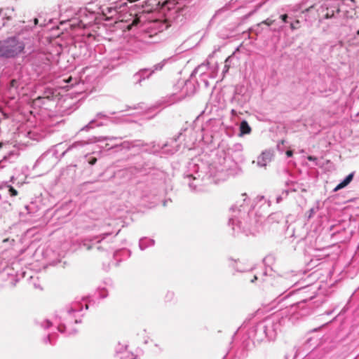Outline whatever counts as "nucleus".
I'll return each mask as SVG.
<instances>
[{
    "instance_id": "obj_1",
    "label": "nucleus",
    "mask_w": 359,
    "mask_h": 359,
    "mask_svg": "<svg viewBox=\"0 0 359 359\" xmlns=\"http://www.w3.org/2000/svg\"><path fill=\"white\" fill-rule=\"evenodd\" d=\"M241 143H235L231 146H220L217 149L213 161L206 166L203 163L198 164L194 161L188 163L187 170L184 173V180L190 189L194 191L203 190V185L211 183L212 177L219 173L232 174L239 163L245 161Z\"/></svg>"
},
{
    "instance_id": "obj_2",
    "label": "nucleus",
    "mask_w": 359,
    "mask_h": 359,
    "mask_svg": "<svg viewBox=\"0 0 359 359\" xmlns=\"http://www.w3.org/2000/svg\"><path fill=\"white\" fill-rule=\"evenodd\" d=\"M275 294L278 295V302H280L283 299L287 298L292 294H297L299 296L297 302L286 307L285 309L287 310L288 313L294 319H298L300 317H304L311 314L314 308L318 305H315L316 302L311 301L316 298V292L311 291V286L307 285L302 287L298 290H292L287 294H284L287 290L294 285L293 280H288L286 277L279 276L274 280Z\"/></svg>"
},
{
    "instance_id": "obj_3",
    "label": "nucleus",
    "mask_w": 359,
    "mask_h": 359,
    "mask_svg": "<svg viewBox=\"0 0 359 359\" xmlns=\"http://www.w3.org/2000/svg\"><path fill=\"white\" fill-rule=\"evenodd\" d=\"M89 304L88 298H83L81 301H75L65 309L60 311L55 315L53 322L45 319L40 322L36 321V323L44 330L55 326L58 332L66 336L74 335L77 332L74 327V325L81 323L83 308L85 307V309L87 310Z\"/></svg>"
},
{
    "instance_id": "obj_4",
    "label": "nucleus",
    "mask_w": 359,
    "mask_h": 359,
    "mask_svg": "<svg viewBox=\"0 0 359 359\" xmlns=\"http://www.w3.org/2000/svg\"><path fill=\"white\" fill-rule=\"evenodd\" d=\"M229 212L228 225L231 226L233 235L244 233L248 236L254 233L258 221L255 217H252L255 215L253 205L245 194L242 195V199L231 206Z\"/></svg>"
},
{
    "instance_id": "obj_5",
    "label": "nucleus",
    "mask_w": 359,
    "mask_h": 359,
    "mask_svg": "<svg viewBox=\"0 0 359 359\" xmlns=\"http://www.w3.org/2000/svg\"><path fill=\"white\" fill-rule=\"evenodd\" d=\"M294 318L290 316L287 310L281 309L279 312L266 317L264 320L252 326L248 330V337L258 342L264 340L273 341L283 326Z\"/></svg>"
},
{
    "instance_id": "obj_6",
    "label": "nucleus",
    "mask_w": 359,
    "mask_h": 359,
    "mask_svg": "<svg viewBox=\"0 0 359 359\" xmlns=\"http://www.w3.org/2000/svg\"><path fill=\"white\" fill-rule=\"evenodd\" d=\"M202 138L201 132L196 131L189 127L180 130L177 135L168 140L163 144L153 146V152L160 155H172L182 147L189 150L192 149L198 138Z\"/></svg>"
},
{
    "instance_id": "obj_7",
    "label": "nucleus",
    "mask_w": 359,
    "mask_h": 359,
    "mask_svg": "<svg viewBox=\"0 0 359 359\" xmlns=\"http://www.w3.org/2000/svg\"><path fill=\"white\" fill-rule=\"evenodd\" d=\"M37 24L38 19L34 18L33 23L24 26L22 32L15 36L0 40V58H15L23 53L26 43L22 41V39H27V38L23 36L24 32L25 31L27 33L28 38H29L31 36L30 31ZM32 37H33L32 35Z\"/></svg>"
},
{
    "instance_id": "obj_8",
    "label": "nucleus",
    "mask_w": 359,
    "mask_h": 359,
    "mask_svg": "<svg viewBox=\"0 0 359 359\" xmlns=\"http://www.w3.org/2000/svg\"><path fill=\"white\" fill-rule=\"evenodd\" d=\"M353 2V0H325L317 9L319 22L332 20V23L336 26L342 25V20L348 18V3Z\"/></svg>"
},
{
    "instance_id": "obj_9",
    "label": "nucleus",
    "mask_w": 359,
    "mask_h": 359,
    "mask_svg": "<svg viewBox=\"0 0 359 359\" xmlns=\"http://www.w3.org/2000/svg\"><path fill=\"white\" fill-rule=\"evenodd\" d=\"M53 55L50 53L34 51L29 55L33 74L36 78L49 81L52 79L50 75L53 72L51 59Z\"/></svg>"
},
{
    "instance_id": "obj_10",
    "label": "nucleus",
    "mask_w": 359,
    "mask_h": 359,
    "mask_svg": "<svg viewBox=\"0 0 359 359\" xmlns=\"http://www.w3.org/2000/svg\"><path fill=\"white\" fill-rule=\"evenodd\" d=\"M102 6L98 3L90 2L85 8H80L76 13V17L69 20L72 28L85 29L97 19V15L100 14Z\"/></svg>"
},
{
    "instance_id": "obj_11",
    "label": "nucleus",
    "mask_w": 359,
    "mask_h": 359,
    "mask_svg": "<svg viewBox=\"0 0 359 359\" xmlns=\"http://www.w3.org/2000/svg\"><path fill=\"white\" fill-rule=\"evenodd\" d=\"M88 144L86 141H76L70 144L65 150L59 154V151L63 149L62 143L57 144L50 149L45 151L37 160L36 163L46 164L48 167L52 168L57 161L63 157L65 154L74 148L82 147Z\"/></svg>"
},
{
    "instance_id": "obj_12",
    "label": "nucleus",
    "mask_w": 359,
    "mask_h": 359,
    "mask_svg": "<svg viewBox=\"0 0 359 359\" xmlns=\"http://www.w3.org/2000/svg\"><path fill=\"white\" fill-rule=\"evenodd\" d=\"M119 230L114 234L112 232L102 233L90 239L83 241L82 246L87 250H96L100 252H112L113 242Z\"/></svg>"
},
{
    "instance_id": "obj_13",
    "label": "nucleus",
    "mask_w": 359,
    "mask_h": 359,
    "mask_svg": "<svg viewBox=\"0 0 359 359\" xmlns=\"http://www.w3.org/2000/svg\"><path fill=\"white\" fill-rule=\"evenodd\" d=\"M18 133L20 135L27 137L36 141L43 140L48 134L46 125L41 122L38 124L33 125L32 122L30 121L20 125L18 128Z\"/></svg>"
},
{
    "instance_id": "obj_14",
    "label": "nucleus",
    "mask_w": 359,
    "mask_h": 359,
    "mask_svg": "<svg viewBox=\"0 0 359 359\" xmlns=\"http://www.w3.org/2000/svg\"><path fill=\"white\" fill-rule=\"evenodd\" d=\"M169 25L164 21L156 20L149 22L147 24L145 33L143 38L146 40L147 38L151 39V41H147V43H157L161 39L160 35L164 30L168 28Z\"/></svg>"
},
{
    "instance_id": "obj_15",
    "label": "nucleus",
    "mask_w": 359,
    "mask_h": 359,
    "mask_svg": "<svg viewBox=\"0 0 359 359\" xmlns=\"http://www.w3.org/2000/svg\"><path fill=\"white\" fill-rule=\"evenodd\" d=\"M57 96V90L53 88H46L42 95L38 96L32 100V107L34 109H44L50 110L55 102Z\"/></svg>"
},
{
    "instance_id": "obj_16",
    "label": "nucleus",
    "mask_w": 359,
    "mask_h": 359,
    "mask_svg": "<svg viewBox=\"0 0 359 359\" xmlns=\"http://www.w3.org/2000/svg\"><path fill=\"white\" fill-rule=\"evenodd\" d=\"M116 114V111H100L97 112L95 117L90 120L88 124L81 128L80 131H89L95 128L107 126L112 122V115Z\"/></svg>"
},
{
    "instance_id": "obj_17",
    "label": "nucleus",
    "mask_w": 359,
    "mask_h": 359,
    "mask_svg": "<svg viewBox=\"0 0 359 359\" xmlns=\"http://www.w3.org/2000/svg\"><path fill=\"white\" fill-rule=\"evenodd\" d=\"M177 88H181L180 92L173 93L169 97L168 104L170 105L184 99L187 96H191L194 94L196 91L195 85L190 81H187L184 83H179Z\"/></svg>"
},
{
    "instance_id": "obj_18",
    "label": "nucleus",
    "mask_w": 359,
    "mask_h": 359,
    "mask_svg": "<svg viewBox=\"0 0 359 359\" xmlns=\"http://www.w3.org/2000/svg\"><path fill=\"white\" fill-rule=\"evenodd\" d=\"M274 156V151L271 149L263 151L257 158V161H253V163H256L259 168H266V165L272 161Z\"/></svg>"
},
{
    "instance_id": "obj_19",
    "label": "nucleus",
    "mask_w": 359,
    "mask_h": 359,
    "mask_svg": "<svg viewBox=\"0 0 359 359\" xmlns=\"http://www.w3.org/2000/svg\"><path fill=\"white\" fill-rule=\"evenodd\" d=\"M126 6V4H118L116 2L114 3L111 6H102L100 9V14L106 16L107 18H113L119 12H121V8Z\"/></svg>"
},
{
    "instance_id": "obj_20",
    "label": "nucleus",
    "mask_w": 359,
    "mask_h": 359,
    "mask_svg": "<svg viewBox=\"0 0 359 359\" xmlns=\"http://www.w3.org/2000/svg\"><path fill=\"white\" fill-rule=\"evenodd\" d=\"M208 63H202L200 65H198L197 67L194 69V70L192 72L191 76L194 77L196 74L199 75L200 79L201 81H203L205 86V87H208L209 86L208 81L207 78L208 74L207 72L209 69L208 67Z\"/></svg>"
},
{
    "instance_id": "obj_21",
    "label": "nucleus",
    "mask_w": 359,
    "mask_h": 359,
    "mask_svg": "<svg viewBox=\"0 0 359 359\" xmlns=\"http://www.w3.org/2000/svg\"><path fill=\"white\" fill-rule=\"evenodd\" d=\"M14 9L13 8H1L0 6V29L8 25V22L13 19Z\"/></svg>"
},
{
    "instance_id": "obj_22",
    "label": "nucleus",
    "mask_w": 359,
    "mask_h": 359,
    "mask_svg": "<svg viewBox=\"0 0 359 359\" xmlns=\"http://www.w3.org/2000/svg\"><path fill=\"white\" fill-rule=\"evenodd\" d=\"M151 77V73L147 68L140 69L133 76V81L135 84L142 86V83Z\"/></svg>"
},
{
    "instance_id": "obj_23",
    "label": "nucleus",
    "mask_w": 359,
    "mask_h": 359,
    "mask_svg": "<svg viewBox=\"0 0 359 359\" xmlns=\"http://www.w3.org/2000/svg\"><path fill=\"white\" fill-rule=\"evenodd\" d=\"M13 268H10L9 266L4 267L2 271H0V276L4 277L7 276L9 278L10 283L13 286H15L17 282L19 280V276H23L25 272H22L21 274H19L18 272L15 274H13L12 272Z\"/></svg>"
},
{
    "instance_id": "obj_24",
    "label": "nucleus",
    "mask_w": 359,
    "mask_h": 359,
    "mask_svg": "<svg viewBox=\"0 0 359 359\" xmlns=\"http://www.w3.org/2000/svg\"><path fill=\"white\" fill-rule=\"evenodd\" d=\"M145 48L146 44L142 40L133 38L128 41V49L134 53H139Z\"/></svg>"
},
{
    "instance_id": "obj_25",
    "label": "nucleus",
    "mask_w": 359,
    "mask_h": 359,
    "mask_svg": "<svg viewBox=\"0 0 359 359\" xmlns=\"http://www.w3.org/2000/svg\"><path fill=\"white\" fill-rule=\"evenodd\" d=\"M172 60V57L165 58L161 60L160 62L154 65L151 67H148L147 69L152 76L156 73L162 71L165 65H167L168 62H171Z\"/></svg>"
},
{
    "instance_id": "obj_26",
    "label": "nucleus",
    "mask_w": 359,
    "mask_h": 359,
    "mask_svg": "<svg viewBox=\"0 0 359 359\" xmlns=\"http://www.w3.org/2000/svg\"><path fill=\"white\" fill-rule=\"evenodd\" d=\"M18 156V154L15 150L8 151L6 154L3 156V158L0 161V168H3L6 166V163L13 162Z\"/></svg>"
},
{
    "instance_id": "obj_27",
    "label": "nucleus",
    "mask_w": 359,
    "mask_h": 359,
    "mask_svg": "<svg viewBox=\"0 0 359 359\" xmlns=\"http://www.w3.org/2000/svg\"><path fill=\"white\" fill-rule=\"evenodd\" d=\"M155 245V241L147 237H142L139 241V248L141 250H144L147 248Z\"/></svg>"
},
{
    "instance_id": "obj_28",
    "label": "nucleus",
    "mask_w": 359,
    "mask_h": 359,
    "mask_svg": "<svg viewBox=\"0 0 359 359\" xmlns=\"http://www.w3.org/2000/svg\"><path fill=\"white\" fill-rule=\"evenodd\" d=\"M130 250L125 248L116 250L113 253L114 258L116 259H118V258H120V261L121 260V259H127L130 257Z\"/></svg>"
},
{
    "instance_id": "obj_29",
    "label": "nucleus",
    "mask_w": 359,
    "mask_h": 359,
    "mask_svg": "<svg viewBox=\"0 0 359 359\" xmlns=\"http://www.w3.org/2000/svg\"><path fill=\"white\" fill-rule=\"evenodd\" d=\"M353 176L354 172L348 174L339 184L336 186L334 189V191H337L348 185L353 180Z\"/></svg>"
},
{
    "instance_id": "obj_30",
    "label": "nucleus",
    "mask_w": 359,
    "mask_h": 359,
    "mask_svg": "<svg viewBox=\"0 0 359 359\" xmlns=\"http://www.w3.org/2000/svg\"><path fill=\"white\" fill-rule=\"evenodd\" d=\"M251 127L249 126L248 123L245 120H243L239 125V135L243 136L245 135H248L251 133Z\"/></svg>"
},
{
    "instance_id": "obj_31",
    "label": "nucleus",
    "mask_w": 359,
    "mask_h": 359,
    "mask_svg": "<svg viewBox=\"0 0 359 359\" xmlns=\"http://www.w3.org/2000/svg\"><path fill=\"white\" fill-rule=\"evenodd\" d=\"M115 358L116 359H136L133 353L126 351V348L123 351H116Z\"/></svg>"
},
{
    "instance_id": "obj_32",
    "label": "nucleus",
    "mask_w": 359,
    "mask_h": 359,
    "mask_svg": "<svg viewBox=\"0 0 359 359\" xmlns=\"http://www.w3.org/2000/svg\"><path fill=\"white\" fill-rule=\"evenodd\" d=\"M135 144L133 142H128V141H124L122 142H116L114 144H112L110 145V149H113L115 147H121V149H126L128 150L131 147H133Z\"/></svg>"
},
{
    "instance_id": "obj_33",
    "label": "nucleus",
    "mask_w": 359,
    "mask_h": 359,
    "mask_svg": "<svg viewBox=\"0 0 359 359\" xmlns=\"http://www.w3.org/2000/svg\"><path fill=\"white\" fill-rule=\"evenodd\" d=\"M274 22V20H272L269 18L262 21V22L257 24L256 26H255L254 27H252L250 29V31L252 32H255L256 34H258L259 33L261 32V26H262L263 25H265L266 26H270Z\"/></svg>"
},
{
    "instance_id": "obj_34",
    "label": "nucleus",
    "mask_w": 359,
    "mask_h": 359,
    "mask_svg": "<svg viewBox=\"0 0 359 359\" xmlns=\"http://www.w3.org/2000/svg\"><path fill=\"white\" fill-rule=\"evenodd\" d=\"M62 81L67 84L64 87L67 88H72L76 85H79L80 83V80L77 78H73L72 76L62 79Z\"/></svg>"
},
{
    "instance_id": "obj_35",
    "label": "nucleus",
    "mask_w": 359,
    "mask_h": 359,
    "mask_svg": "<svg viewBox=\"0 0 359 359\" xmlns=\"http://www.w3.org/2000/svg\"><path fill=\"white\" fill-rule=\"evenodd\" d=\"M286 189H289L290 192H296L299 189V184L294 181L288 180L285 182Z\"/></svg>"
},
{
    "instance_id": "obj_36",
    "label": "nucleus",
    "mask_w": 359,
    "mask_h": 359,
    "mask_svg": "<svg viewBox=\"0 0 359 359\" xmlns=\"http://www.w3.org/2000/svg\"><path fill=\"white\" fill-rule=\"evenodd\" d=\"M57 337V334H55L54 332H51L43 338V341L44 344H49L50 345H55V340H56Z\"/></svg>"
},
{
    "instance_id": "obj_37",
    "label": "nucleus",
    "mask_w": 359,
    "mask_h": 359,
    "mask_svg": "<svg viewBox=\"0 0 359 359\" xmlns=\"http://www.w3.org/2000/svg\"><path fill=\"white\" fill-rule=\"evenodd\" d=\"M269 276L267 275V269L264 271L262 274L258 275L255 274L253 278L250 280L251 283H254L256 280H261L262 282H267L269 280Z\"/></svg>"
},
{
    "instance_id": "obj_38",
    "label": "nucleus",
    "mask_w": 359,
    "mask_h": 359,
    "mask_svg": "<svg viewBox=\"0 0 359 359\" xmlns=\"http://www.w3.org/2000/svg\"><path fill=\"white\" fill-rule=\"evenodd\" d=\"M289 194V189H284L282 191L281 194L278 195L276 198V201L277 203H280L283 200L285 199Z\"/></svg>"
},
{
    "instance_id": "obj_39",
    "label": "nucleus",
    "mask_w": 359,
    "mask_h": 359,
    "mask_svg": "<svg viewBox=\"0 0 359 359\" xmlns=\"http://www.w3.org/2000/svg\"><path fill=\"white\" fill-rule=\"evenodd\" d=\"M96 295L100 299H104L107 297L108 292L104 287H98L96 292Z\"/></svg>"
},
{
    "instance_id": "obj_40",
    "label": "nucleus",
    "mask_w": 359,
    "mask_h": 359,
    "mask_svg": "<svg viewBox=\"0 0 359 359\" xmlns=\"http://www.w3.org/2000/svg\"><path fill=\"white\" fill-rule=\"evenodd\" d=\"M163 7L168 10H171L175 8V3L174 0H163Z\"/></svg>"
},
{
    "instance_id": "obj_41",
    "label": "nucleus",
    "mask_w": 359,
    "mask_h": 359,
    "mask_svg": "<svg viewBox=\"0 0 359 359\" xmlns=\"http://www.w3.org/2000/svg\"><path fill=\"white\" fill-rule=\"evenodd\" d=\"M233 267L236 271L238 272H245L250 270V269L245 267L241 263L236 262H235Z\"/></svg>"
},
{
    "instance_id": "obj_42",
    "label": "nucleus",
    "mask_w": 359,
    "mask_h": 359,
    "mask_svg": "<svg viewBox=\"0 0 359 359\" xmlns=\"http://www.w3.org/2000/svg\"><path fill=\"white\" fill-rule=\"evenodd\" d=\"M5 188L6 189V190H7L8 193L10 194V196H15L18 195V191L12 186L6 185Z\"/></svg>"
},
{
    "instance_id": "obj_43",
    "label": "nucleus",
    "mask_w": 359,
    "mask_h": 359,
    "mask_svg": "<svg viewBox=\"0 0 359 359\" xmlns=\"http://www.w3.org/2000/svg\"><path fill=\"white\" fill-rule=\"evenodd\" d=\"M35 208V205L34 203H31L30 205H26L25 206V209L27 211V214L32 215L33 209Z\"/></svg>"
},
{
    "instance_id": "obj_44",
    "label": "nucleus",
    "mask_w": 359,
    "mask_h": 359,
    "mask_svg": "<svg viewBox=\"0 0 359 359\" xmlns=\"http://www.w3.org/2000/svg\"><path fill=\"white\" fill-rule=\"evenodd\" d=\"M281 217H282L281 213H280V212H275V213H272L271 215H270L269 216L268 219H269V221H272L273 219H278L281 218Z\"/></svg>"
},
{
    "instance_id": "obj_45",
    "label": "nucleus",
    "mask_w": 359,
    "mask_h": 359,
    "mask_svg": "<svg viewBox=\"0 0 359 359\" xmlns=\"http://www.w3.org/2000/svg\"><path fill=\"white\" fill-rule=\"evenodd\" d=\"M299 27V21L298 20L290 23V29L292 30L297 29Z\"/></svg>"
},
{
    "instance_id": "obj_46",
    "label": "nucleus",
    "mask_w": 359,
    "mask_h": 359,
    "mask_svg": "<svg viewBox=\"0 0 359 359\" xmlns=\"http://www.w3.org/2000/svg\"><path fill=\"white\" fill-rule=\"evenodd\" d=\"M104 140H109L111 142L112 141H118V140H121V137H114V136H110V137H103Z\"/></svg>"
},
{
    "instance_id": "obj_47",
    "label": "nucleus",
    "mask_w": 359,
    "mask_h": 359,
    "mask_svg": "<svg viewBox=\"0 0 359 359\" xmlns=\"http://www.w3.org/2000/svg\"><path fill=\"white\" fill-rule=\"evenodd\" d=\"M280 19L282 20L283 22L287 23V19L289 18V16L287 14H283L280 16Z\"/></svg>"
},
{
    "instance_id": "obj_48",
    "label": "nucleus",
    "mask_w": 359,
    "mask_h": 359,
    "mask_svg": "<svg viewBox=\"0 0 359 359\" xmlns=\"http://www.w3.org/2000/svg\"><path fill=\"white\" fill-rule=\"evenodd\" d=\"M110 60H111V67L114 68L115 66L118 65L119 62H118V59L115 60L114 57H111Z\"/></svg>"
},
{
    "instance_id": "obj_49",
    "label": "nucleus",
    "mask_w": 359,
    "mask_h": 359,
    "mask_svg": "<svg viewBox=\"0 0 359 359\" xmlns=\"http://www.w3.org/2000/svg\"><path fill=\"white\" fill-rule=\"evenodd\" d=\"M273 259L271 256H267L264 259L263 262H264V264H266L267 263L272 262Z\"/></svg>"
},
{
    "instance_id": "obj_50",
    "label": "nucleus",
    "mask_w": 359,
    "mask_h": 359,
    "mask_svg": "<svg viewBox=\"0 0 359 359\" xmlns=\"http://www.w3.org/2000/svg\"><path fill=\"white\" fill-rule=\"evenodd\" d=\"M233 58V55L229 56L225 60V67H229V63Z\"/></svg>"
},
{
    "instance_id": "obj_51",
    "label": "nucleus",
    "mask_w": 359,
    "mask_h": 359,
    "mask_svg": "<svg viewBox=\"0 0 359 359\" xmlns=\"http://www.w3.org/2000/svg\"><path fill=\"white\" fill-rule=\"evenodd\" d=\"M316 213V208H312L309 210V218H311Z\"/></svg>"
},
{
    "instance_id": "obj_52",
    "label": "nucleus",
    "mask_w": 359,
    "mask_h": 359,
    "mask_svg": "<svg viewBox=\"0 0 359 359\" xmlns=\"http://www.w3.org/2000/svg\"><path fill=\"white\" fill-rule=\"evenodd\" d=\"M173 296H174L173 292H169L166 294V298H167L168 300H170V299H172Z\"/></svg>"
},
{
    "instance_id": "obj_53",
    "label": "nucleus",
    "mask_w": 359,
    "mask_h": 359,
    "mask_svg": "<svg viewBox=\"0 0 359 359\" xmlns=\"http://www.w3.org/2000/svg\"><path fill=\"white\" fill-rule=\"evenodd\" d=\"M285 154H286L287 157V158H290V157H292V155H293V151H292V150L289 149V150H287V151H286V153H285Z\"/></svg>"
},
{
    "instance_id": "obj_54",
    "label": "nucleus",
    "mask_w": 359,
    "mask_h": 359,
    "mask_svg": "<svg viewBox=\"0 0 359 359\" xmlns=\"http://www.w3.org/2000/svg\"><path fill=\"white\" fill-rule=\"evenodd\" d=\"M96 162H97V159L95 157H92L89 160V163L90 165H94V164H95Z\"/></svg>"
},
{
    "instance_id": "obj_55",
    "label": "nucleus",
    "mask_w": 359,
    "mask_h": 359,
    "mask_svg": "<svg viewBox=\"0 0 359 359\" xmlns=\"http://www.w3.org/2000/svg\"><path fill=\"white\" fill-rule=\"evenodd\" d=\"M307 159L309 161H315L317 160V158L313 156H309L307 157Z\"/></svg>"
},
{
    "instance_id": "obj_56",
    "label": "nucleus",
    "mask_w": 359,
    "mask_h": 359,
    "mask_svg": "<svg viewBox=\"0 0 359 359\" xmlns=\"http://www.w3.org/2000/svg\"><path fill=\"white\" fill-rule=\"evenodd\" d=\"M313 6H311L310 7H309L308 8H306L305 11H310L311 8H313Z\"/></svg>"
},
{
    "instance_id": "obj_57",
    "label": "nucleus",
    "mask_w": 359,
    "mask_h": 359,
    "mask_svg": "<svg viewBox=\"0 0 359 359\" xmlns=\"http://www.w3.org/2000/svg\"><path fill=\"white\" fill-rule=\"evenodd\" d=\"M5 0H0V6L4 3Z\"/></svg>"
},
{
    "instance_id": "obj_58",
    "label": "nucleus",
    "mask_w": 359,
    "mask_h": 359,
    "mask_svg": "<svg viewBox=\"0 0 359 359\" xmlns=\"http://www.w3.org/2000/svg\"><path fill=\"white\" fill-rule=\"evenodd\" d=\"M229 67H224V72H227V71H228V69H229Z\"/></svg>"
},
{
    "instance_id": "obj_59",
    "label": "nucleus",
    "mask_w": 359,
    "mask_h": 359,
    "mask_svg": "<svg viewBox=\"0 0 359 359\" xmlns=\"http://www.w3.org/2000/svg\"><path fill=\"white\" fill-rule=\"evenodd\" d=\"M4 144L2 142H0V149L3 147Z\"/></svg>"
},
{
    "instance_id": "obj_60",
    "label": "nucleus",
    "mask_w": 359,
    "mask_h": 359,
    "mask_svg": "<svg viewBox=\"0 0 359 359\" xmlns=\"http://www.w3.org/2000/svg\"><path fill=\"white\" fill-rule=\"evenodd\" d=\"M235 93H236V94H238V93H238V88H236V90H235Z\"/></svg>"
},
{
    "instance_id": "obj_61",
    "label": "nucleus",
    "mask_w": 359,
    "mask_h": 359,
    "mask_svg": "<svg viewBox=\"0 0 359 359\" xmlns=\"http://www.w3.org/2000/svg\"><path fill=\"white\" fill-rule=\"evenodd\" d=\"M166 203H167V201H163V206H165V205H166Z\"/></svg>"
},
{
    "instance_id": "obj_62",
    "label": "nucleus",
    "mask_w": 359,
    "mask_h": 359,
    "mask_svg": "<svg viewBox=\"0 0 359 359\" xmlns=\"http://www.w3.org/2000/svg\"><path fill=\"white\" fill-rule=\"evenodd\" d=\"M356 34H357V35H359V30H358V31L356 32Z\"/></svg>"
},
{
    "instance_id": "obj_63",
    "label": "nucleus",
    "mask_w": 359,
    "mask_h": 359,
    "mask_svg": "<svg viewBox=\"0 0 359 359\" xmlns=\"http://www.w3.org/2000/svg\"><path fill=\"white\" fill-rule=\"evenodd\" d=\"M34 287H35L36 288V287H38L37 284H34Z\"/></svg>"
},
{
    "instance_id": "obj_64",
    "label": "nucleus",
    "mask_w": 359,
    "mask_h": 359,
    "mask_svg": "<svg viewBox=\"0 0 359 359\" xmlns=\"http://www.w3.org/2000/svg\"><path fill=\"white\" fill-rule=\"evenodd\" d=\"M231 112H232V113H234V112H235V110H234V109H232Z\"/></svg>"
}]
</instances>
